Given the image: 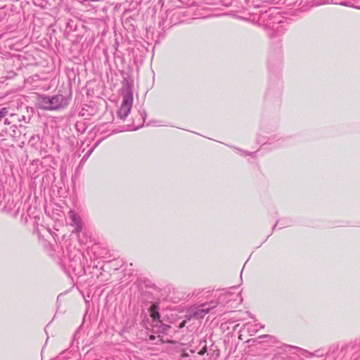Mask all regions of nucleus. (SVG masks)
<instances>
[{
	"label": "nucleus",
	"mask_w": 360,
	"mask_h": 360,
	"mask_svg": "<svg viewBox=\"0 0 360 360\" xmlns=\"http://www.w3.org/2000/svg\"><path fill=\"white\" fill-rule=\"evenodd\" d=\"M70 99V96L59 93L53 96L41 95L38 97L37 105L42 110H60L68 107Z\"/></svg>",
	"instance_id": "f257e3e1"
},
{
	"label": "nucleus",
	"mask_w": 360,
	"mask_h": 360,
	"mask_svg": "<svg viewBox=\"0 0 360 360\" xmlns=\"http://www.w3.org/2000/svg\"><path fill=\"white\" fill-rule=\"evenodd\" d=\"M133 100L132 86L129 83H127L123 89L122 104L117 112V116L120 119L124 120L129 115L131 109Z\"/></svg>",
	"instance_id": "f03ea898"
},
{
	"label": "nucleus",
	"mask_w": 360,
	"mask_h": 360,
	"mask_svg": "<svg viewBox=\"0 0 360 360\" xmlns=\"http://www.w3.org/2000/svg\"><path fill=\"white\" fill-rule=\"evenodd\" d=\"M218 304L219 302L216 300L203 303L194 309L193 316L195 319H202L211 309L217 307Z\"/></svg>",
	"instance_id": "7ed1b4c3"
},
{
	"label": "nucleus",
	"mask_w": 360,
	"mask_h": 360,
	"mask_svg": "<svg viewBox=\"0 0 360 360\" xmlns=\"http://www.w3.org/2000/svg\"><path fill=\"white\" fill-rule=\"evenodd\" d=\"M261 27L266 32L270 38L278 37L281 34L283 31L282 26L280 24H259Z\"/></svg>",
	"instance_id": "20e7f679"
},
{
	"label": "nucleus",
	"mask_w": 360,
	"mask_h": 360,
	"mask_svg": "<svg viewBox=\"0 0 360 360\" xmlns=\"http://www.w3.org/2000/svg\"><path fill=\"white\" fill-rule=\"evenodd\" d=\"M69 214L72 221L70 224L75 227V230L72 232L79 233L82 230V224L80 217L77 215L72 210L70 211Z\"/></svg>",
	"instance_id": "39448f33"
},
{
	"label": "nucleus",
	"mask_w": 360,
	"mask_h": 360,
	"mask_svg": "<svg viewBox=\"0 0 360 360\" xmlns=\"http://www.w3.org/2000/svg\"><path fill=\"white\" fill-rule=\"evenodd\" d=\"M150 316L153 319V321L154 323H156V326L160 323H161V326L162 327V330H167L168 328H169V326L162 324L160 320V314L158 311L155 310L153 308H151L150 309Z\"/></svg>",
	"instance_id": "423d86ee"
},
{
	"label": "nucleus",
	"mask_w": 360,
	"mask_h": 360,
	"mask_svg": "<svg viewBox=\"0 0 360 360\" xmlns=\"http://www.w3.org/2000/svg\"><path fill=\"white\" fill-rule=\"evenodd\" d=\"M342 350L345 349L349 352H356L357 350H360V340H356L353 342H350L347 344L345 347H342Z\"/></svg>",
	"instance_id": "0eeeda50"
},
{
	"label": "nucleus",
	"mask_w": 360,
	"mask_h": 360,
	"mask_svg": "<svg viewBox=\"0 0 360 360\" xmlns=\"http://www.w3.org/2000/svg\"><path fill=\"white\" fill-rule=\"evenodd\" d=\"M15 129H17V126L15 124L12 125L10 127V129H8L7 128L1 129L0 130V136H4L6 134H9L11 136H15Z\"/></svg>",
	"instance_id": "6e6552de"
},
{
	"label": "nucleus",
	"mask_w": 360,
	"mask_h": 360,
	"mask_svg": "<svg viewBox=\"0 0 360 360\" xmlns=\"http://www.w3.org/2000/svg\"><path fill=\"white\" fill-rule=\"evenodd\" d=\"M339 349V345L338 344H334L333 345H331L329 349H328V351L327 352V355L328 356H330V355H333L334 353L338 351Z\"/></svg>",
	"instance_id": "1a4fd4ad"
},
{
	"label": "nucleus",
	"mask_w": 360,
	"mask_h": 360,
	"mask_svg": "<svg viewBox=\"0 0 360 360\" xmlns=\"http://www.w3.org/2000/svg\"><path fill=\"white\" fill-rule=\"evenodd\" d=\"M99 143H100V141H98V142L95 144V146H94L91 150H89V152H88L86 154H85V155H84V157L82 158V160H86V159L89 157V155H91V153L93 152V150H94V148H96V147L99 144Z\"/></svg>",
	"instance_id": "9d476101"
},
{
	"label": "nucleus",
	"mask_w": 360,
	"mask_h": 360,
	"mask_svg": "<svg viewBox=\"0 0 360 360\" xmlns=\"http://www.w3.org/2000/svg\"><path fill=\"white\" fill-rule=\"evenodd\" d=\"M142 124H139L137 126H134L133 125L130 129H127V130H136V129H139L140 127H141ZM125 129H122L121 130L122 131H124Z\"/></svg>",
	"instance_id": "9b49d317"
},
{
	"label": "nucleus",
	"mask_w": 360,
	"mask_h": 360,
	"mask_svg": "<svg viewBox=\"0 0 360 360\" xmlns=\"http://www.w3.org/2000/svg\"><path fill=\"white\" fill-rule=\"evenodd\" d=\"M301 351H302V354L303 355H304L306 357H309V356H311V354L306 350H304V349H300Z\"/></svg>",
	"instance_id": "f8f14e48"
},
{
	"label": "nucleus",
	"mask_w": 360,
	"mask_h": 360,
	"mask_svg": "<svg viewBox=\"0 0 360 360\" xmlns=\"http://www.w3.org/2000/svg\"><path fill=\"white\" fill-rule=\"evenodd\" d=\"M140 115H141V117H142V120H143V122H144V121H145V119H146V111L143 110V112H140Z\"/></svg>",
	"instance_id": "ddd939ff"
},
{
	"label": "nucleus",
	"mask_w": 360,
	"mask_h": 360,
	"mask_svg": "<svg viewBox=\"0 0 360 360\" xmlns=\"http://www.w3.org/2000/svg\"><path fill=\"white\" fill-rule=\"evenodd\" d=\"M4 125H9L11 124L10 121L7 118H4Z\"/></svg>",
	"instance_id": "4468645a"
},
{
	"label": "nucleus",
	"mask_w": 360,
	"mask_h": 360,
	"mask_svg": "<svg viewBox=\"0 0 360 360\" xmlns=\"http://www.w3.org/2000/svg\"><path fill=\"white\" fill-rule=\"evenodd\" d=\"M207 351V348L206 347H204L202 349H201L198 353L200 355H202L205 354V352Z\"/></svg>",
	"instance_id": "2eb2a0df"
},
{
	"label": "nucleus",
	"mask_w": 360,
	"mask_h": 360,
	"mask_svg": "<svg viewBox=\"0 0 360 360\" xmlns=\"http://www.w3.org/2000/svg\"><path fill=\"white\" fill-rule=\"evenodd\" d=\"M150 30H151V27L150 26L149 27H147L146 28V32H147V34H149L150 32Z\"/></svg>",
	"instance_id": "dca6fc26"
},
{
	"label": "nucleus",
	"mask_w": 360,
	"mask_h": 360,
	"mask_svg": "<svg viewBox=\"0 0 360 360\" xmlns=\"http://www.w3.org/2000/svg\"><path fill=\"white\" fill-rule=\"evenodd\" d=\"M267 337H270V336L269 335H265L261 336L260 338H267Z\"/></svg>",
	"instance_id": "f3484780"
},
{
	"label": "nucleus",
	"mask_w": 360,
	"mask_h": 360,
	"mask_svg": "<svg viewBox=\"0 0 360 360\" xmlns=\"http://www.w3.org/2000/svg\"><path fill=\"white\" fill-rule=\"evenodd\" d=\"M150 340H154L155 339V336L154 335H150Z\"/></svg>",
	"instance_id": "a211bd4d"
},
{
	"label": "nucleus",
	"mask_w": 360,
	"mask_h": 360,
	"mask_svg": "<svg viewBox=\"0 0 360 360\" xmlns=\"http://www.w3.org/2000/svg\"><path fill=\"white\" fill-rule=\"evenodd\" d=\"M277 225H278V222L274 226L273 229H274Z\"/></svg>",
	"instance_id": "6ab92c4d"
},
{
	"label": "nucleus",
	"mask_w": 360,
	"mask_h": 360,
	"mask_svg": "<svg viewBox=\"0 0 360 360\" xmlns=\"http://www.w3.org/2000/svg\"><path fill=\"white\" fill-rule=\"evenodd\" d=\"M117 132H119V131H113L112 134H115V133H117Z\"/></svg>",
	"instance_id": "aec40b11"
}]
</instances>
